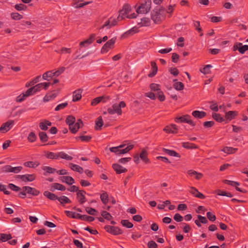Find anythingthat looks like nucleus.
Returning a JSON list of instances; mask_svg holds the SVG:
<instances>
[{
	"mask_svg": "<svg viewBox=\"0 0 248 248\" xmlns=\"http://www.w3.org/2000/svg\"><path fill=\"white\" fill-rule=\"evenodd\" d=\"M140 158L146 164H148L150 163V161L149 159L148 158V153L147 152L143 149L142 150L140 155Z\"/></svg>",
	"mask_w": 248,
	"mask_h": 248,
	"instance_id": "nucleus-26",
	"label": "nucleus"
},
{
	"mask_svg": "<svg viewBox=\"0 0 248 248\" xmlns=\"http://www.w3.org/2000/svg\"><path fill=\"white\" fill-rule=\"evenodd\" d=\"M95 37V35L94 34H91L89 38L79 43V46L81 47H87L93 43Z\"/></svg>",
	"mask_w": 248,
	"mask_h": 248,
	"instance_id": "nucleus-18",
	"label": "nucleus"
},
{
	"mask_svg": "<svg viewBox=\"0 0 248 248\" xmlns=\"http://www.w3.org/2000/svg\"><path fill=\"white\" fill-rule=\"evenodd\" d=\"M86 192L84 190H79L77 193V199L80 204H83L86 202L85 195Z\"/></svg>",
	"mask_w": 248,
	"mask_h": 248,
	"instance_id": "nucleus-22",
	"label": "nucleus"
},
{
	"mask_svg": "<svg viewBox=\"0 0 248 248\" xmlns=\"http://www.w3.org/2000/svg\"><path fill=\"white\" fill-rule=\"evenodd\" d=\"M68 105V103L67 102H64L61 104H59L56 106L55 108V111H59L61 109H64L65 107H66Z\"/></svg>",
	"mask_w": 248,
	"mask_h": 248,
	"instance_id": "nucleus-64",
	"label": "nucleus"
},
{
	"mask_svg": "<svg viewBox=\"0 0 248 248\" xmlns=\"http://www.w3.org/2000/svg\"><path fill=\"white\" fill-rule=\"evenodd\" d=\"M92 137L90 136H80L77 138V140H80L82 141L88 142L89 141Z\"/></svg>",
	"mask_w": 248,
	"mask_h": 248,
	"instance_id": "nucleus-60",
	"label": "nucleus"
},
{
	"mask_svg": "<svg viewBox=\"0 0 248 248\" xmlns=\"http://www.w3.org/2000/svg\"><path fill=\"white\" fill-rule=\"evenodd\" d=\"M58 158H61L62 159H64L67 160H71L72 159V157L68 155L66 153L63 152H60L58 153Z\"/></svg>",
	"mask_w": 248,
	"mask_h": 248,
	"instance_id": "nucleus-48",
	"label": "nucleus"
},
{
	"mask_svg": "<svg viewBox=\"0 0 248 248\" xmlns=\"http://www.w3.org/2000/svg\"><path fill=\"white\" fill-rule=\"evenodd\" d=\"M103 124V121L102 117H99L95 121L96 129H100Z\"/></svg>",
	"mask_w": 248,
	"mask_h": 248,
	"instance_id": "nucleus-52",
	"label": "nucleus"
},
{
	"mask_svg": "<svg viewBox=\"0 0 248 248\" xmlns=\"http://www.w3.org/2000/svg\"><path fill=\"white\" fill-rule=\"evenodd\" d=\"M15 8L19 11H25L27 9V6L23 4L20 3L17 4L15 5Z\"/></svg>",
	"mask_w": 248,
	"mask_h": 248,
	"instance_id": "nucleus-61",
	"label": "nucleus"
},
{
	"mask_svg": "<svg viewBox=\"0 0 248 248\" xmlns=\"http://www.w3.org/2000/svg\"><path fill=\"white\" fill-rule=\"evenodd\" d=\"M54 76L53 71H49L43 74L42 78L44 80L49 81Z\"/></svg>",
	"mask_w": 248,
	"mask_h": 248,
	"instance_id": "nucleus-36",
	"label": "nucleus"
},
{
	"mask_svg": "<svg viewBox=\"0 0 248 248\" xmlns=\"http://www.w3.org/2000/svg\"><path fill=\"white\" fill-rule=\"evenodd\" d=\"M10 16L11 18L15 20H19L23 18V16L16 12L11 13Z\"/></svg>",
	"mask_w": 248,
	"mask_h": 248,
	"instance_id": "nucleus-51",
	"label": "nucleus"
},
{
	"mask_svg": "<svg viewBox=\"0 0 248 248\" xmlns=\"http://www.w3.org/2000/svg\"><path fill=\"white\" fill-rule=\"evenodd\" d=\"M58 200L61 204L70 203L71 202V200L65 196H62L58 197Z\"/></svg>",
	"mask_w": 248,
	"mask_h": 248,
	"instance_id": "nucleus-47",
	"label": "nucleus"
},
{
	"mask_svg": "<svg viewBox=\"0 0 248 248\" xmlns=\"http://www.w3.org/2000/svg\"><path fill=\"white\" fill-rule=\"evenodd\" d=\"M56 93H49L46 94L43 98V101L45 102H48L54 99L56 97Z\"/></svg>",
	"mask_w": 248,
	"mask_h": 248,
	"instance_id": "nucleus-41",
	"label": "nucleus"
},
{
	"mask_svg": "<svg viewBox=\"0 0 248 248\" xmlns=\"http://www.w3.org/2000/svg\"><path fill=\"white\" fill-rule=\"evenodd\" d=\"M212 67L211 64L206 65L202 69H200V72L204 75L211 73L210 68Z\"/></svg>",
	"mask_w": 248,
	"mask_h": 248,
	"instance_id": "nucleus-50",
	"label": "nucleus"
},
{
	"mask_svg": "<svg viewBox=\"0 0 248 248\" xmlns=\"http://www.w3.org/2000/svg\"><path fill=\"white\" fill-rule=\"evenodd\" d=\"M189 192L194 197L201 199H204L205 197L202 193L200 192L198 189L194 187H190Z\"/></svg>",
	"mask_w": 248,
	"mask_h": 248,
	"instance_id": "nucleus-20",
	"label": "nucleus"
},
{
	"mask_svg": "<svg viewBox=\"0 0 248 248\" xmlns=\"http://www.w3.org/2000/svg\"><path fill=\"white\" fill-rule=\"evenodd\" d=\"M238 114V112L237 111H229L226 112L225 114V119L228 121L234 119Z\"/></svg>",
	"mask_w": 248,
	"mask_h": 248,
	"instance_id": "nucleus-21",
	"label": "nucleus"
},
{
	"mask_svg": "<svg viewBox=\"0 0 248 248\" xmlns=\"http://www.w3.org/2000/svg\"><path fill=\"white\" fill-rule=\"evenodd\" d=\"M90 3V1L85 2L83 0H73L72 1L71 5L75 8H79Z\"/></svg>",
	"mask_w": 248,
	"mask_h": 248,
	"instance_id": "nucleus-17",
	"label": "nucleus"
},
{
	"mask_svg": "<svg viewBox=\"0 0 248 248\" xmlns=\"http://www.w3.org/2000/svg\"><path fill=\"white\" fill-rule=\"evenodd\" d=\"M163 130L168 134H176L177 133L178 128L176 125L171 124L165 126Z\"/></svg>",
	"mask_w": 248,
	"mask_h": 248,
	"instance_id": "nucleus-14",
	"label": "nucleus"
},
{
	"mask_svg": "<svg viewBox=\"0 0 248 248\" xmlns=\"http://www.w3.org/2000/svg\"><path fill=\"white\" fill-rule=\"evenodd\" d=\"M30 96H31V93H29V91L27 90L26 92L21 93L17 96L16 98V102L20 103L25 100L26 98Z\"/></svg>",
	"mask_w": 248,
	"mask_h": 248,
	"instance_id": "nucleus-23",
	"label": "nucleus"
},
{
	"mask_svg": "<svg viewBox=\"0 0 248 248\" xmlns=\"http://www.w3.org/2000/svg\"><path fill=\"white\" fill-rule=\"evenodd\" d=\"M223 182L225 184H227V185H230V186H234V187H235L236 186H239L240 185V184L237 182L232 181L228 180H225L223 181Z\"/></svg>",
	"mask_w": 248,
	"mask_h": 248,
	"instance_id": "nucleus-62",
	"label": "nucleus"
},
{
	"mask_svg": "<svg viewBox=\"0 0 248 248\" xmlns=\"http://www.w3.org/2000/svg\"><path fill=\"white\" fill-rule=\"evenodd\" d=\"M126 107L125 103L123 101H120L119 103H114L108 108L107 112L110 115H116L117 116H120L122 114V108Z\"/></svg>",
	"mask_w": 248,
	"mask_h": 248,
	"instance_id": "nucleus-3",
	"label": "nucleus"
},
{
	"mask_svg": "<svg viewBox=\"0 0 248 248\" xmlns=\"http://www.w3.org/2000/svg\"><path fill=\"white\" fill-rule=\"evenodd\" d=\"M166 10L162 7L155 8L152 13V19L155 23H158L164 19Z\"/></svg>",
	"mask_w": 248,
	"mask_h": 248,
	"instance_id": "nucleus-4",
	"label": "nucleus"
},
{
	"mask_svg": "<svg viewBox=\"0 0 248 248\" xmlns=\"http://www.w3.org/2000/svg\"><path fill=\"white\" fill-rule=\"evenodd\" d=\"M80 219L89 222H92L94 220V218L91 216H89L85 215H81Z\"/></svg>",
	"mask_w": 248,
	"mask_h": 248,
	"instance_id": "nucleus-57",
	"label": "nucleus"
},
{
	"mask_svg": "<svg viewBox=\"0 0 248 248\" xmlns=\"http://www.w3.org/2000/svg\"><path fill=\"white\" fill-rule=\"evenodd\" d=\"M85 211L88 214H89L91 215H94V216L96 215V213L97 212L95 209H94L92 207H86Z\"/></svg>",
	"mask_w": 248,
	"mask_h": 248,
	"instance_id": "nucleus-63",
	"label": "nucleus"
},
{
	"mask_svg": "<svg viewBox=\"0 0 248 248\" xmlns=\"http://www.w3.org/2000/svg\"><path fill=\"white\" fill-rule=\"evenodd\" d=\"M70 165L71 169L73 170L77 171L80 173H81L83 172V168L82 167H81L80 166H79L78 165L74 164H70Z\"/></svg>",
	"mask_w": 248,
	"mask_h": 248,
	"instance_id": "nucleus-49",
	"label": "nucleus"
},
{
	"mask_svg": "<svg viewBox=\"0 0 248 248\" xmlns=\"http://www.w3.org/2000/svg\"><path fill=\"white\" fill-rule=\"evenodd\" d=\"M176 81V79L173 80V81L175 82L173 84L174 88L177 91L183 90L184 88L183 83L181 82H175Z\"/></svg>",
	"mask_w": 248,
	"mask_h": 248,
	"instance_id": "nucleus-43",
	"label": "nucleus"
},
{
	"mask_svg": "<svg viewBox=\"0 0 248 248\" xmlns=\"http://www.w3.org/2000/svg\"><path fill=\"white\" fill-rule=\"evenodd\" d=\"M40 163L38 161H27L24 163V166L28 168H35L38 166Z\"/></svg>",
	"mask_w": 248,
	"mask_h": 248,
	"instance_id": "nucleus-38",
	"label": "nucleus"
},
{
	"mask_svg": "<svg viewBox=\"0 0 248 248\" xmlns=\"http://www.w3.org/2000/svg\"><path fill=\"white\" fill-rule=\"evenodd\" d=\"M44 195L50 200L55 201L58 200V197L55 194L51 193L48 191H45Z\"/></svg>",
	"mask_w": 248,
	"mask_h": 248,
	"instance_id": "nucleus-37",
	"label": "nucleus"
},
{
	"mask_svg": "<svg viewBox=\"0 0 248 248\" xmlns=\"http://www.w3.org/2000/svg\"><path fill=\"white\" fill-rule=\"evenodd\" d=\"M131 11L130 5L125 4L123 6V9L120 11L119 16H116L117 20L120 21L125 17L129 19L136 18L137 16V14L135 13H132Z\"/></svg>",
	"mask_w": 248,
	"mask_h": 248,
	"instance_id": "nucleus-2",
	"label": "nucleus"
},
{
	"mask_svg": "<svg viewBox=\"0 0 248 248\" xmlns=\"http://www.w3.org/2000/svg\"><path fill=\"white\" fill-rule=\"evenodd\" d=\"M140 27L149 26L150 25V20L147 17H143L137 21Z\"/></svg>",
	"mask_w": 248,
	"mask_h": 248,
	"instance_id": "nucleus-25",
	"label": "nucleus"
},
{
	"mask_svg": "<svg viewBox=\"0 0 248 248\" xmlns=\"http://www.w3.org/2000/svg\"><path fill=\"white\" fill-rule=\"evenodd\" d=\"M134 147V145L131 143L127 144V146L123 149H121V155L124 154L128 153L129 151L132 150Z\"/></svg>",
	"mask_w": 248,
	"mask_h": 248,
	"instance_id": "nucleus-54",
	"label": "nucleus"
},
{
	"mask_svg": "<svg viewBox=\"0 0 248 248\" xmlns=\"http://www.w3.org/2000/svg\"><path fill=\"white\" fill-rule=\"evenodd\" d=\"M75 122V118L71 115L68 116L66 119V123L68 124L69 127L71 126Z\"/></svg>",
	"mask_w": 248,
	"mask_h": 248,
	"instance_id": "nucleus-58",
	"label": "nucleus"
},
{
	"mask_svg": "<svg viewBox=\"0 0 248 248\" xmlns=\"http://www.w3.org/2000/svg\"><path fill=\"white\" fill-rule=\"evenodd\" d=\"M121 224L123 226L127 228H131L133 226V224L131 222L126 219L122 220L121 221Z\"/></svg>",
	"mask_w": 248,
	"mask_h": 248,
	"instance_id": "nucleus-55",
	"label": "nucleus"
},
{
	"mask_svg": "<svg viewBox=\"0 0 248 248\" xmlns=\"http://www.w3.org/2000/svg\"><path fill=\"white\" fill-rule=\"evenodd\" d=\"M56 189L60 191H64L66 188L64 186L59 183H55L52 184L51 186L50 190L53 191Z\"/></svg>",
	"mask_w": 248,
	"mask_h": 248,
	"instance_id": "nucleus-29",
	"label": "nucleus"
},
{
	"mask_svg": "<svg viewBox=\"0 0 248 248\" xmlns=\"http://www.w3.org/2000/svg\"><path fill=\"white\" fill-rule=\"evenodd\" d=\"M162 151L166 154H168V155L171 156H174V157H180V156L177 152L174 151V150H171L165 148H163Z\"/></svg>",
	"mask_w": 248,
	"mask_h": 248,
	"instance_id": "nucleus-39",
	"label": "nucleus"
},
{
	"mask_svg": "<svg viewBox=\"0 0 248 248\" xmlns=\"http://www.w3.org/2000/svg\"><path fill=\"white\" fill-rule=\"evenodd\" d=\"M27 139L30 142H33L36 140V136L34 132H31L29 134Z\"/></svg>",
	"mask_w": 248,
	"mask_h": 248,
	"instance_id": "nucleus-59",
	"label": "nucleus"
},
{
	"mask_svg": "<svg viewBox=\"0 0 248 248\" xmlns=\"http://www.w3.org/2000/svg\"><path fill=\"white\" fill-rule=\"evenodd\" d=\"M101 202L104 204H107L108 202V195L106 192L103 191L100 196Z\"/></svg>",
	"mask_w": 248,
	"mask_h": 248,
	"instance_id": "nucleus-40",
	"label": "nucleus"
},
{
	"mask_svg": "<svg viewBox=\"0 0 248 248\" xmlns=\"http://www.w3.org/2000/svg\"><path fill=\"white\" fill-rule=\"evenodd\" d=\"M82 125L83 123L82 121L79 119L76 123H73L72 125L69 127V129L72 133H76Z\"/></svg>",
	"mask_w": 248,
	"mask_h": 248,
	"instance_id": "nucleus-15",
	"label": "nucleus"
},
{
	"mask_svg": "<svg viewBox=\"0 0 248 248\" xmlns=\"http://www.w3.org/2000/svg\"><path fill=\"white\" fill-rule=\"evenodd\" d=\"M19 177L22 181L25 182H32L36 179V175L34 174H26L19 175Z\"/></svg>",
	"mask_w": 248,
	"mask_h": 248,
	"instance_id": "nucleus-19",
	"label": "nucleus"
},
{
	"mask_svg": "<svg viewBox=\"0 0 248 248\" xmlns=\"http://www.w3.org/2000/svg\"><path fill=\"white\" fill-rule=\"evenodd\" d=\"M151 71L150 72V73L148 74L149 77H153L155 76L158 70V68L156 65V63L155 62H151Z\"/></svg>",
	"mask_w": 248,
	"mask_h": 248,
	"instance_id": "nucleus-27",
	"label": "nucleus"
},
{
	"mask_svg": "<svg viewBox=\"0 0 248 248\" xmlns=\"http://www.w3.org/2000/svg\"><path fill=\"white\" fill-rule=\"evenodd\" d=\"M112 168L118 174L125 172L127 171V169L118 164H114L112 165Z\"/></svg>",
	"mask_w": 248,
	"mask_h": 248,
	"instance_id": "nucleus-24",
	"label": "nucleus"
},
{
	"mask_svg": "<svg viewBox=\"0 0 248 248\" xmlns=\"http://www.w3.org/2000/svg\"><path fill=\"white\" fill-rule=\"evenodd\" d=\"M83 90L81 89H78L73 92L72 101L74 102L79 101L82 98V93Z\"/></svg>",
	"mask_w": 248,
	"mask_h": 248,
	"instance_id": "nucleus-16",
	"label": "nucleus"
},
{
	"mask_svg": "<svg viewBox=\"0 0 248 248\" xmlns=\"http://www.w3.org/2000/svg\"><path fill=\"white\" fill-rule=\"evenodd\" d=\"M42 170L45 171L44 173L45 175H46V173H54L56 171V170L55 169L49 166H44L42 167Z\"/></svg>",
	"mask_w": 248,
	"mask_h": 248,
	"instance_id": "nucleus-45",
	"label": "nucleus"
},
{
	"mask_svg": "<svg viewBox=\"0 0 248 248\" xmlns=\"http://www.w3.org/2000/svg\"><path fill=\"white\" fill-rule=\"evenodd\" d=\"M151 0H140L135 5L137 14H144L149 12L151 7Z\"/></svg>",
	"mask_w": 248,
	"mask_h": 248,
	"instance_id": "nucleus-1",
	"label": "nucleus"
},
{
	"mask_svg": "<svg viewBox=\"0 0 248 248\" xmlns=\"http://www.w3.org/2000/svg\"><path fill=\"white\" fill-rule=\"evenodd\" d=\"M238 150L237 148H233L232 147L225 146L222 149L221 151L228 154H235Z\"/></svg>",
	"mask_w": 248,
	"mask_h": 248,
	"instance_id": "nucleus-30",
	"label": "nucleus"
},
{
	"mask_svg": "<svg viewBox=\"0 0 248 248\" xmlns=\"http://www.w3.org/2000/svg\"><path fill=\"white\" fill-rule=\"evenodd\" d=\"M105 229L107 232L113 235H119L122 233V231L118 227L107 225L105 227Z\"/></svg>",
	"mask_w": 248,
	"mask_h": 248,
	"instance_id": "nucleus-11",
	"label": "nucleus"
},
{
	"mask_svg": "<svg viewBox=\"0 0 248 248\" xmlns=\"http://www.w3.org/2000/svg\"><path fill=\"white\" fill-rule=\"evenodd\" d=\"M125 146V144H121L117 147H112L109 148V151L115 153L116 155H121V148H124Z\"/></svg>",
	"mask_w": 248,
	"mask_h": 248,
	"instance_id": "nucleus-31",
	"label": "nucleus"
},
{
	"mask_svg": "<svg viewBox=\"0 0 248 248\" xmlns=\"http://www.w3.org/2000/svg\"><path fill=\"white\" fill-rule=\"evenodd\" d=\"M117 19L116 16H112L108 19H107L102 24L101 29L104 28H110L111 27L116 25L117 23Z\"/></svg>",
	"mask_w": 248,
	"mask_h": 248,
	"instance_id": "nucleus-9",
	"label": "nucleus"
},
{
	"mask_svg": "<svg viewBox=\"0 0 248 248\" xmlns=\"http://www.w3.org/2000/svg\"><path fill=\"white\" fill-rule=\"evenodd\" d=\"M192 115L196 118L202 119L206 116V113L202 111L194 110L192 112Z\"/></svg>",
	"mask_w": 248,
	"mask_h": 248,
	"instance_id": "nucleus-33",
	"label": "nucleus"
},
{
	"mask_svg": "<svg viewBox=\"0 0 248 248\" xmlns=\"http://www.w3.org/2000/svg\"><path fill=\"white\" fill-rule=\"evenodd\" d=\"M11 238L12 236L10 234L0 233V242H6Z\"/></svg>",
	"mask_w": 248,
	"mask_h": 248,
	"instance_id": "nucleus-44",
	"label": "nucleus"
},
{
	"mask_svg": "<svg viewBox=\"0 0 248 248\" xmlns=\"http://www.w3.org/2000/svg\"><path fill=\"white\" fill-rule=\"evenodd\" d=\"M150 88L151 91L154 92H157L161 91L160 89V85L156 83H152L150 85Z\"/></svg>",
	"mask_w": 248,
	"mask_h": 248,
	"instance_id": "nucleus-53",
	"label": "nucleus"
},
{
	"mask_svg": "<svg viewBox=\"0 0 248 248\" xmlns=\"http://www.w3.org/2000/svg\"><path fill=\"white\" fill-rule=\"evenodd\" d=\"M60 180L62 182L65 183L68 185H72L75 183V180L71 176H62Z\"/></svg>",
	"mask_w": 248,
	"mask_h": 248,
	"instance_id": "nucleus-28",
	"label": "nucleus"
},
{
	"mask_svg": "<svg viewBox=\"0 0 248 248\" xmlns=\"http://www.w3.org/2000/svg\"><path fill=\"white\" fill-rule=\"evenodd\" d=\"M15 122L14 120H9L2 124L0 127V132L5 133L9 131L14 126Z\"/></svg>",
	"mask_w": 248,
	"mask_h": 248,
	"instance_id": "nucleus-10",
	"label": "nucleus"
},
{
	"mask_svg": "<svg viewBox=\"0 0 248 248\" xmlns=\"http://www.w3.org/2000/svg\"><path fill=\"white\" fill-rule=\"evenodd\" d=\"M45 156L48 159H58V153H55L51 152H47L45 153Z\"/></svg>",
	"mask_w": 248,
	"mask_h": 248,
	"instance_id": "nucleus-42",
	"label": "nucleus"
},
{
	"mask_svg": "<svg viewBox=\"0 0 248 248\" xmlns=\"http://www.w3.org/2000/svg\"><path fill=\"white\" fill-rule=\"evenodd\" d=\"M50 84V82H46L39 83L29 88L28 90L29 93H31V95L32 96L36 93L40 92L42 90H47Z\"/></svg>",
	"mask_w": 248,
	"mask_h": 248,
	"instance_id": "nucleus-5",
	"label": "nucleus"
},
{
	"mask_svg": "<svg viewBox=\"0 0 248 248\" xmlns=\"http://www.w3.org/2000/svg\"><path fill=\"white\" fill-rule=\"evenodd\" d=\"M116 38L113 37L108 41L102 46L101 49V53H107L109 50L113 49L116 42Z\"/></svg>",
	"mask_w": 248,
	"mask_h": 248,
	"instance_id": "nucleus-7",
	"label": "nucleus"
},
{
	"mask_svg": "<svg viewBox=\"0 0 248 248\" xmlns=\"http://www.w3.org/2000/svg\"><path fill=\"white\" fill-rule=\"evenodd\" d=\"M64 212L66 215L69 217L78 219H80V218L81 215L78 213L70 211H65Z\"/></svg>",
	"mask_w": 248,
	"mask_h": 248,
	"instance_id": "nucleus-34",
	"label": "nucleus"
},
{
	"mask_svg": "<svg viewBox=\"0 0 248 248\" xmlns=\"http://www.w3.org/2000/svg\"><path fill=\"white\" fill-rule=\"evenodd\" d=\"M109 99L108 96H102L94 98L91 102V105L95 106L100 102L105 103Z\"/></svg>",
	"mask_w": 248,
	"mask_h": 248,
	"instance_id": "nucleus-13",
	"label": "nucleus"
},
{
	"mask_svg": "<svg viewBox=\"0 0 248 248\" xmlns=\"http://www.w3.org/2000/svg\"><path fill=\"white\" fill-rule=\"evenodd\" d=\"M174 121L177 123H186L192 126H194L195 125V123L191 119V117L189 115L177 116L175 118Z\"/></svg>",
	"mask_w": 248,
	"mask_h": 248,
	"instance_id": "nucleus-8",
	"label": "nucleus"
},
{
	"mask_svg": "<svg viewBox=\"0 0 248 248\" xmlns=\"http://www.w3.org/2000/svg\"><path fill=\"white\" fill-rule=\"evenodd\" d=\"M23 168L21 166L12 167L11 165H7L2 166L0 168V173H18L21 171Z\"/></svg>",
	"mask_w": 248,
	"mask_h": 248,
	"instance_id": "nucleus-6",
	"label": "nucleus"
},
{
	"mask_svg": "<svg viewBox=\"0 0 248 248\" xmlns=\"http://www.w3.org/2000/svg\"><path fill=\"white\" fill-rule=\"evenodd\" d=\"M212 116L217 122L221 123L224 121V119L220 114L214 112L212 113Z\"/></svg>",
	"mask_w": 248,
	"mask_h": 248,
	"instance_id": "nucleus-46",
	"label": "nucleus"
},
{
	"mask_svg": "<svg viewBox=\"0 0 248 248\" xmlns=\"http://www.w3.org/2000/svg\"><path fill=\"white\" fill-rule=\"evenodd\" d=\"M183 147L186 149H196L197 146L193 143L189 142H184L183 143Z\"/></svg>",
	"mask_w": 248,
	"mask_h": 248,
	"instance_id": "nucleus-56",
	"label": "nucleus"
},
{
	"mask_svg": "<svg viewBox=\"0 0 248 248\" xmlns=\"http://www.w3.org/2000/svg\"><path fill=\"white\" fill-rule=\"evenodd\" d=\"M21 190L26 191V193L33 196H37L40 193V191L39 190L28 186H23Z\"/></svg>",
	"mask_w": 248,
	"mask_h": 248,
	"instance_id": "nucleus-12",
	"label": "nucleus"
},
{
	"mask_svg": "<svg viewBox=\"0 0 248 248\" xmlns=\"http://www.w3.org/2000/svg\"><path fill=\"white\" fill-rule=\"evenodd\" d=\"M51 123L47 120H44L39 124L40 128L43 130H46L48 126H51Z\"/></svg>",
	"mask_w": 248,
	"mask_h": 248,
	"instance_id": "nucleus-35",
	"label": "nucleus"
},
{
	"mask_svg": "<svg viewBox=\"0 0 248 248\" xmlns=\"http://www.w3.org/2000/svg\"><path fill=\"white\" fill-rule=\"evenodd\" d=\"M187 173L189 176L195 177L197 180L201 179L203 176L202 173L198 172L192 170H188Z\"/></svg>",
	"mask_w": 248,
	"mask_h": 248,
	"instance_id": "nucleus-32",
	"label": "nucleus"
}]
</instances>
